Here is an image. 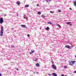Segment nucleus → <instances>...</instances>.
I'll return each mask as SVG.
<instances>
[{"label":"nucleus","instance_id":"nucleus-18","mask_svg":"<svg viewBox=\"0 0 76 76\" xmlns=\"http://www.w3.org/2000/svg\"><path fill=\"white\" fill-rule=\"evenodd\" d=\"M74 4L76 6V1L74 2Z\"/></svg>","mask_w":76,"mask_h":76},{"label":"nucleus","instance_id":"nucleus-3","mask_svg":"<svg viewBox=\"0 0 76 76\" xmlns=\"http://www.w3.org/2000/svg\"><path fill=\"white\" fill-rule=\"evenodd\" d=\"M76 61H70L69 62V64L70 66H73V64L74 63H75Z\"/></svg>","mask_w":76,"mask_h":76},{"label":"nucleus","instance_id":"nucleus-14","mask_svg":"<svg viewBox=\"0 0 76 76\" xmlns=\"http://www.w3.org/2000/svg\"><path fill=\"white\" fill-rule=\"evenodd\" d=\"M48 24H50V25H53V23H52V22H48Z\"/></svg>","mask_w":76,"mask_h":76},{"label":"nucleus","instance_id":"nucleus-29","mask_svg":"<svg viewBox=\"0 0 76 76\" xmlns=\"http://www.w3.org/2000/svg\"><path fill=\"white\" fill-rule=\"evenodd\" d=\"M19 3H20V1H17V3H19Z\"/></svg>","mask_w":76,"mask_h":76},{"label":"nucleus","instance_id":"nucleus-40","mask_svg":"<svg viewBox=\"0 0 76 76\" xmlns=\"http://www.w3.org/2000/svg\"><path fill=\"white\" fill-rule=\"evenodd\" d=\"M67 76V75H65V76Z\"/></svg>","mask_w":76,"mask_h":76},{"label":"nucleus","instance_id":"nucleus-7","mask_svg":"<svg viewBox=\"0 0 76 76\" xmlns=\"http://www.w3.org/2000/svg\"><path fill=\"white\" fill-rule=\"evenodd\" d=\"M66 48H70V46H69V45H66L65 46Z\"/></svg>","mask_w":76,"mask_h":76},{"label":"nucleus","instance_id":"nucleus-2","mask_svg":"<svg viewBox=\"0 0 76 76\" xmlns=\"http://www.w3.org/2000/svg\"><path fill=\"white\" fill-rule=\"evenodd\" d=\"M52 68L54 70H56L57 69V67L56 66V65H55V64H52Z\"/></svg>","mask_w":76,"mask_h":76},{"label":"nucleus","instance_id":"nucleus-22","mask_svg":"<svg viewBox=\"0 0 76 76\" xmlns=\"http://www.w3.org/2000/svg\"><path fill=\"white\" fill-rule=\"evenodd\" d=\"M46 1L48 2V1H50V0H46Z\"/></svg>","mask_w":76,"mask_h":76},{"label":"nucleus","instance_id":"nucleus-19","mask_svg":"<svg viewBox=\"0 0 76 76\" xmlns=\"http://www.w3.org/2000/svg\"><path fill=\"white\" fill-rule=\"evenodd\" d=\"M37 14L38 15H41V12H38Z\"/></svg>","mask_w":76,"mask_h":76},{"label":"nucleus","instance_id":"nucleus-1","mask_svg":"<svg viewBox=\"0 0 76 76\" xmlns=\"http://www.w3.org/2000/svg\"><path fill=\"white\" fill-rule=\"evenodd\" d=\"M4 28V27L3 26H1V27L0 34V35L1 37H2L3 35V32L4 31V29H3Z\"/></svg>","mask_w":76,"mask_h":76},{"label":"nucleus","instance_id":"nucleus-12","mask_svg":"<svg viewBox=\"0 0 76 76\" xmlns=\"http://www.w3.org/2000/svg\"><path fill=\"white\" fill-rule=\"evenodd\" d=\"M57 26H58V27H59V28H61V27L60 26V25L58 24H56Z\"/></svg>","mask_w":76,"mask_h":76},{"label":"nucleus","instance_id":"nucleus-27","mask_svg":"<svg viewBox=\"0 0 76 76\" xmlns=\"http://www.w3.org/2000/svg\"><path fill=\"white\" fill-rule=\"evenodd\" d=\"M16 70H19V69H18V68H16Z\"/></svg>","mask_w":76,"mask_h":76},{"label":"nucleus","instance_id":"nucleus-24","mask_svg":"<svg viewBox=\"0 0 76 76\" xmlns=\"http://www.w3.org/2000/svg\"><path fill=\"white\" fill-rule=\"evenodd\" d=\"M64 68L65 69H66V68H67V66H65Z\"/></svg>","mask_w":76,"mask_h":76},{"label":"nucleus","instance_id":"nucleus-35","mask_svg":"<svg viewBox=\"0 0 76 76\" xmlns=\"http://www.w3.org/2000/svg\"><path fill=\"white\" fill-rule=\"evenodd\" d=\"M34 61H37V59L34 60Z\"/></svg>","mask_w":76,"mask_h":76},{"label":"nucleus","instance_id":"nucleus-39","mask_svg":"<svg viewBox=\"0 0 76 76\" xmlns=\"http://www.w3.org/2000/svg\"><path fill=\"white\" fill-rule=\"evenodd\" d=\"M75 57L76 58V55L75 56Z\"/></svg>","mask_w":76,"mask_h":76},{"label":"nucleus","instance_id":"nucleus-33","mask_svg":"<svg viewBox=\"0 0 76 76\" xmlns=\"http://www.w3.org/2000/svg\"><path fill=\"white\" fill-rule=\"evenodd\" d=\"M61 76H64V75L62 74V75H61Z\"/></svg>","mask_w":76,"mask_h":76},{"label":"nucleus","instance_id":"nucleus-9","mask_svg":"<svg viewBox=\"0 0 76 76\" xmlns=\"http://www.w3.org/2000/svg\"><path fill=\"white\" fill-rule=\"evenodd\" d=\"M42 18L43 19H45V15H42Z\"/></svg>","mask_w":76,"mask_h":76},{"label":"nucleus","instance_id":"nucleus-6","mask_svg":"<svg viewBox=\"0 0 76 76\" xmlns=\"http://www.w3.org/2000/svg\"><path fill=\"white\" fill-rule=\"evenodd\" d=\"M21 26L22 28H25L26 27V26L25 25H21Z\"/></svg>","mask_w":76,"mask_h":76},{"label":"nucleus","instance_id":"nucleus-8","mask_svg":"<svg viewBox=\"0 0 76 76\" xmlns=\"http://www.w3.org/2000/svg\"><path fill=\"white\" fill-rule=\"evenodd\" d=\"M52 75L53 76H57V74H56L55 73H52Z\"/></svg>","mask_w":76,"mask_h":76},{"label":"nucleus","instance_id":"nucleus-23","mask_svg":"<svg viewBox=\"0 0 76 76\" xmlns=\"http://www.w3.org/2000/svg\"><path fill=\"white\" fill-rule=\"evenodd\" d=\"M58 11V12H61V10H59Z\"/></svg>","mask_w":76,"mask_h":76},{"label":"nucleus","instance_id":"nucleus-37","mask_svg":"<svg viewBox=\"0 0 76 76\" xmlns=\"http://www.w3.org/2000/svg\"><path fill=\"white\" fill-rule=\"evenodd\" d=\"M18 15H19L17 14V16H18Z\"/></svg>","mask_w":76,"mask_h":76},{"label":"nucleus","instance_id":"nucleus-4","mask_svg":"<svg viewBox=\"0 0 76 76\" xmlns=\"http://www.w3.org/2000/svg\"><path fill=\"white\" fill-rule=\"evenodd\" d=\"M4 22V20H3V18L1 17L0 18V23H1V24H2Z\"/></svg>","mask_w":76,"mask_h":76},{"label":"nucleus","instance_id":"nucleus-16","mask_svg":"<svg viewBox=\"0 0 76 76\" xmlns=\"http://www.w3.org/2000/svg\"><path fill=\"white\" fill-rule=\"evenodd\" d=\"M16 4H17L18 6H19L20 4V2H17Z\"/></svg>","mask_w":76,"mask_h":76},{"label":"nucleus","instance_id":"nucleus-31","mask_svg":"<svg viewBox=\"0 0 76 76\" xmlns=\"http://www.w3.org/2000/svg\"><path fill=\"white\" fill-rule=\"evenodd\" d=\"M36 73H37V74H38V73H39V72H37Z\"/></svg>","mask_w":76,"mask_h":76},{"label":"nucleus","instance_id":"nucleus-25","mask_svg":"<svg viewBox=\"0 0 76 76\" xmlns=\"http://www.w3.org/2000/svg\"><path fill=\"white\" fill-rule=\"evenodd\" d=\"M27 37H30V36L29 35V34H28L27 35Z\"/></svg>","mask_w":76,"mask_h":76},{"label":"nucleus","instance_id":"nucleus-17","mask_svg":"<svg viewBox=\"0 0 76 76\" xmlns=\"http://www.w3.org/2000/svg\"><path fill=\"white\" fill-rule=\"evenodd\" d=\"M29 7V5L28 4L26 5L25 6V7Z\"/></svg>","mask_w":76,"mask_h":76},{"label":"nucleus","instance_id":"nucleus-32","mask_svg":"<svg viewBox=\"0 0 76 76\" xmlns=\"http://www.w3.org/2000/svg\"><path fill=\"white\" fill-rule=\"evenodd\" d=\"M48 75H49V76H51V74H48Z\"/></svg>","mask_w":76,"mask_h":76},{"label":"nucleus","instance_id":"nucleus-26","mask_svg":"<svg viewBox=\"0 0 76 76\" xmlns=\"http://www.w3.org/2000/svg\"><path fill=\"white\" fill-rule=\"evenodd\" d=\"M74 73H76V71H75L74 72Z\"/></svg>","mask_w":76,"mask_h":76},{"label":"nucleus","instance_id":"nucleus-5","mask_svg":"<svg viewBox=\"0 0 76 76\" xmlns=\"http://www.w3.org/2000/svg\"><path fill=\"white\" fill-rule=\"evenodd\" d=\"M70 23H71V22H66V25H70V26H72V24H70Z\"/></svg>","mask_w":76,"mask_h":76},{"label":"nucleus","instance_id":"nucleus-11","mask_svg":"<svg viewBox=\"0 0 76 76\" xmlns=\"http://www.w3.org/2000/svg\"><path fill=\"white\" fill-rule=\"evenodd\" d=\"M23 18L25 19H26L27 20L28 19V17H25V16H24Z\"/></svg>","mask_w":76,"mask_h":76},{"label":"nucleus","instance_id":"nucleus-38","mask_svg":"<svg viewBox=\"0 0 76 76\" xmlns=\"http://www.w3.org/2000/svg\"><path fill=\"white\" fill-rule=\"evenodd\" d=\"M4 16H6V14H5V15H4Z\"/></svg>","mask_w":76,"mask_h":76},{"label":"nucleus","instance_id":"nucleus-28","mask_svg":"<svg viewBox=\"0 0 76 76\" xmlns=\"http://www.w3.org/2000/svg\"><path fill=\"white\" fill-rule=\"evenodd\" d=\"M69 9H70V10H72V8H70Z\"/></svg>","mask_w":76,"mask_h":76},{"label":"nucleus","instance_id":"nucleus-15","mask_svg":"<svg viewBox=\"0 0 76 76\" xmlns=\"http://www.w3.org/2000/svg\"><path fill=\"white\" fill-rule=\"evenodd\" d=\"M35 52V51H31L30 53V54H32V53H34Z\"/></svg>","mask_w":76,"mask_h":76},{"label":"nucleus","instance_id":"nucleus-30","mask_svg":"<svg viewBox=\"0 0 76 76\" xmlns=\"http://www.w3.org/2000/svg\"><path fill=\"white\" fill-rule=\"evenodd\" d=\"M12 48H14V46H12Z\"/></svg>","mask_w":76,"mask_h":76},{"label":"nucleus","instance_id":"nucleus-20","mask_svg":"<svg viewBox=\"0 0 76 76\" xmlns=\"http://www.w3.org/2000/svg\"><path fill=\"white\" fill-rule=\"evenodd\" d=\"M51 60H52V61H51L52 64H54V62L53 61V59H51Z\"/></svg>","mask_w":76,"mask_h":76},{"label":"nucleus","instance_id":"nucleus-34","mask_svg":"<svg viewBox=\"0 0 76 76\" xmlns=\"http://www.w3.org/2000/svg\"><path fill=\"white\" fill-rule=\"evenodd\" d=\"M37 6H39V5L38 4H37Z\"/></svg>","mask_w":76,"mask_h":76},{"label":"nucleus","instance_id":"nucleus-10","mask_svg":"<svg viewBox=\"0 0 76 76\" xmlns=\"http://www.w3.org/2000/svg\"><path fill=\"white\" fill-rule=\"evenodd\" d=\"M45 29L46 31H48V30H49L50 29V28H49V27L48 26V27H47L46 28H45Z\"/></svg>","mask_w":76,"mask_h":76},{"label":"nucleus","instance_id":"nucleus-36","mask_svg":"<svg viewBox=\"0 0 76 76\" xmlns=\"http://www.w3.org/2000/svg\"><path fill=\"white\" fill-rule=\"evenodd\" d=\"M0 76H1V73H0Z\"/></svg>","mask_w":76,"mask_h":76},{"label":"nucleus","instance_id":"nucleus-21","mask_svg":"<svg viewBox=\"0 0 76 76\" xmlns=\"http://www.w3.org/2000/svg\"><path fill=\"white\" fill-rule=\"evenodd\" d=\"M50 13H54V12L50 11Z\"/></svg>","mask_w":76,"mask_h":76},{"label":"nucleus","instance_id":"nucleus-13","mask_svg":"<svg viewBox=\"0 0 76 76\" xmlns=\"http://www.w3.org/2000/svg\"><path fill=\"white\" fill-rule=\"evenodd\" d=\"M36 66H37V67H39V64L38 63H37L36 64Z\"/></svg>","mask_w":76,"mask_h":76}]
</instances>
